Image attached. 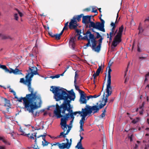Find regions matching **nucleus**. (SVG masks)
Instances as JSON below:
<instances>
[{"mask_svg":"<svg viewBox=\"0 0 149 149\" xmlns=\"http://www.w3.org/2000/svg\"><path fill=\"white\" fill-rule=\"evenodd\" d=\"M50 90L54 94V98L56 101L64 100L60 106L57 103L56 105V109L54 113L57 118L63 117V115L65 114L66 111L69 113L73 112L70 104L71 101H74L75 97V94L73 89L68 91L63 88L52 86Z\"/></svg>","mask_w":149,"mask_h":149,"instance_id":"f257e3e1","label":"nucleus"},{"mask_svg":"<svg viewBox=\"0 0 149 149\" xmlns=\"http://www.w3.org/2000/svg\"><path fill=\"white\" fill-rule=\"evenodd\" d=\"M15 98L17 99L19 102H22L23 100L24 109L29 112L33 113V110L40 108L42 103L41 96L37 91L31 92L30 94H26L24 97L18 98L15 96Z\"/></svg>","mask_w":149,"mask_h":149,"instance_id":"f03ea898","label":"nucleus"},{"mask_svg":"<svg viewBox=\"0 0 149 149\" xmlns=\"http://www.w3.org/2000/svg\"><path fill=\"white\" fill-rule=\"evenodd\" d=\"M26 80L24 78H21L20 79V82L24 84L27 85L28 90L30 92H34V89L31 87V81L32 78L29 76V74H26L25 76Z\"/></svg>","mask_w":149,"mask_h":149,"instance_id":"7ed1b4c3","label":"nucleus"},{"mask_svg":"<svg viewBox=\"0 0 149 149\" xmlns=\"http://www.w3.org/2000/svg\"><path fill=\"white\" fill-rule=\"evenodd\" d=\"M83 15V14L80 15L74 16L72 19L69 23V28L70 29H75L78 26L77 24V21L79 22L81 21V18Z\"/></svg>","mask_w":149,"mask_h":149,"instance_id":"20e7f679","label":"nucleus"},{"mask_svg":"<svg viewBox=\"0 0 149 149\" xmlns=\"http://www.w3.org/2000/svg\"><path fill=\"white\" fill-rule=\"evenodd\" d=\"M0 68L4 70L6 72H8L10 74L13 73L15 75L22 74V73L21 72L22 70H20L17 68L15 70H13L12 68H10V70H9L7 68L6 65H1L0 64Z\"/></svg>","mask_w":149,"mask_h":149,"instance_id":"39448f33","label":"nucleus"},{"mask_svg":"<svg viewBox=\"0 0 149 149\" xmlns=\"http://www.w3.org/2000/svg\"><path fill=\"white\" fill-rule=\"evenodd\" d=\"M98 103H97L96 105H95L93 106H91L87 105H86V107L88 115V116H91V114L93 113V114H94L95 113H98L99 110L98 108Z\"/></svg>","mask_w":149,"mask_h":149,"instance_id":"423d86ee","label":"nucleus"},{"mask_svg":"<svg viewBox=\"0 0 149 149\" xmlns=\"http://www.w3.org/2000/svg\"><path fill=\"white\" fill-rule=\"evenodd\" d=\"M28 72L27 74H29V76L32 78L34 75H38L39 74L38 72V69L35 66L32 67H29L28 70H27Z\"/></svg>","mask_w":149,"mask_h":149,"instance_id":"0eeeda50","label":"nucleus"},{"mask_svg":"<svg viewBox=\"0 0 149 149\" xmlns=\"http://www.w3.org/2000/svg\"><path fill=\"white\" fill-rule=\"evenodd\" d=\"M122 35L117 34L112 44V48L114 49L122 41Z\"/></svg>","mask_w":149,"mask_h":149,"instance_id":"6e6552de","label":"nucleus"},{"mask_svg":"<svg viewBox=\"0 0 149 149\" xmlns=\"http://www.w3.org/2000/svg\"><path fill=\"white\" fill-rule=\"evenodd\" d=\"M111 81L107 80V84L106 89V92L107 93V96L110 95L112 93V87L111 86Z\"/></svg>","mask_w":149,"mask_h":149,"instance_id":"1a4fd4ad","label":"nucleus"},{"mask_svg":"<svg viewBox=\"0 0 149 149\" xmlns=\"http://www.w3.org/2000/svg\"><path fill=\"white\" fill-rule=\"evenodd\" d=\"M20 131L22 133V134H20L21 135H22L25 136H26L28 137H29L31 139H34V137L35 136L36 137L35 140V143L36 144V135L37 134V132H34L32 134V135L31 136H30V134L29 133L28 134H25V132L23 131L22 129L20 130Z\"/></svg>","mask_w":149,"mask_h":149,"instance_id":"9d476101","label":"nucleus"},{"mask_svg":"<svg viewBox=\"0 0 149 149\" xmlns=\"http://www.w3.org/2000/svg\"><path fill=\"white\" fill-rule=\"evenodd\" d=\"M91 17L93 16L92 15L83 16L82 22L85 25L88 24L90 22Z\"/></svg>","mask_w":149,"mask_h":149,"instance_id":"9b49d317","label":"nucleus"},{"mask_svg":"<svg viewBox=\"0 0 149 149\" xmlns=\"http://www.w3.org/2000/svg\"><path fill=\"white\" fill-rule=\"evenodd\" d=\"M61 120L60 125L61 126L63 130H64V131H66L67 129V126L66 120H68L63 118H61Z\"/></svg>","mask_w":149,"mask_h":149,"instance_id":"f8f14e48","label":"nucleus"},{"mask_svg":"<svg viewBox=\"0 0 149 149\" xmlns=\"http://www.w3.org/2000/svg\"><path fill=\"white\" fill-rule=\"evenodd\" d=\"M96 38H95L91 40L92 43L91 48L93 50L97 53H99V50L97 49L96 48L97 41Z\"/></svg>","mask_w":149,"mask_h":149,"instance_id":"ddd939ff","label":"nucleus"},{"mask_svg":"<svg viewBox=\"0 0 149 149\" xmlns=\"http://www.w3.org/2000/svg\"><path fill=\"white\" fill-rule=\"evenodd\" d=\"M80 97L79 101L81 104H86L87 103V100L86 99V97L85 96V94L84 92L80 93Z\"/></svg>","mask_w":149,"mask_h":149,"instance_id":"4468645a","label":"nucleus"},{"mask_svg":"<svg viewBox=\"0 0 149 149\" xmlns=\"http://www.w3.org/2000/svg\"><path fill=\"white\" fill-rule=\"evenodd\" d=\"M102 69V66H99V68L97 70L96 73H94L93 74V81H94V83H95V79L96 78V77L99 75Z\"/></svg>","mask_w":149,"mask_h":149,"instance_id":"2eb2a0df","label":"nucleus"},{"mask_svg":"<svg viewBox=\"0 0 149 149\" xmlns=\"http://www.w3.org/2000/svg\"><path fill=\"white\" fill-rule=\"evenodd\" d=\"M81 39L87 40L88 41V43L87 44H86V47L84 48L85 49H86L87 47L89 46L91 47L92 45L91 44L90 40V39L88 38L87 35H86L84 36L81 38Z\"/></svg>","mask_w":149,"mask_h":149,"instance_id":"dca6fc26","label":"nucleus"},{"mask_svg":"<svg viewBox=\"0 0 149 149\" xmlns=\"http://www.w3.org/2000/svg\"><path fill=\"white\" fill-rule=\"evenodd\" d=\"M101 23H100L99 22H97L100 28V29L101 30V31L105 32V30L104 28V24L105 23V22L104 20L103 19L101 20Z\"/></svg>","mask_w":149,"mask_h":149,"instance_id":"f3484780","label":"nucleus"},{"mask_svg":"<svg viewBox=\"0 0 149 149\" xmlns=\"http://www.w3.org/2000/svg\"><path fill=\"white\" fill-rule=\"evenodd\" d=\"M5 103L4 105V106L5 107H8L6 109L7 111H9V108H11V104L10 103V101L6 98H4Z\"/></svg>","mask_w":149,"mask_h":149,"instance_id":"a211bd4d","label":"nucleus"},{"mask_svg":"<svg viewBox=\"0 0 149 149\" xmlns=\"http://www.w3.org/2000/svg\"><path fill=\"white\" fill-rule=\"evenodd\" d=\"M100 38V39H99L98 40V45L96 46L97 49L99 50V52L101 50V46L102 42V40L104 39L102 37Z\"/></svg>","mask_w":149,"mask_h":149,"instance_id":"6ab92c4d","label":"nucleus"},{"mask_svg":"<svg viewBox=\"0 0 149 149\" xmlns=\"http://www.w3.org/2000/svg\"><path fill=\"white\" fill-rule=\"evenodd\" d=\"M90 22H91V23L92 27H93V28L95 29L100 31H101L100 28V27L97 22H96V23H95L94 22L92 21H91Z\"/></svg>","mask_w":149,"mask_h":149,"instance_id":"aec40b11","label":"nucleus"},{"mask_svg":"<svg viewBox=\"0 0 149 149\" xmlns=\"http://www.w3.org/2000/svg\"><path fill=\"white\" fill-rule=\"evenodd\" d=\"M83 35H87L89 34L88 36L89 38V39H90V40L91 39V40L95 38V37H94V35L91 33L90 31H89V30H88L86 33H85L83 32Z\"/></svg>","mask_w":149,"mask_h":149,"instance_id":"412c9836","label":"nucleus"},{"mask_svg":"<svg viewBox=\"0 0 149 149\" xmlns=\"http://www.w3.org/2000/svg\"><path fill=\"white\" fill-rule=\"evenodd\" d=\"M77 113L81 114V115L82 114V115H84L85 114L86 115H88L87 108L86 107L84 108H82V109L81 111H77Z\"/></svg>","mask_w":149,"mask_h":149,"instance_id":"4be33fe9","label":"nucleus"},{"mask_svg":"<svg viewBox=\"0 0 149 149\" xmlns=\"http://www.w3.org/2000/svg\"><path fill=\"white\" fill-rule=\"evenodd\" d=\"M0 37L2 39H10L11 40L13 39V38H11L10 36L1 33H0Z\"/></svg>","mask_w":149,"mask_h":149,"instance_id":"5701e85b","label":"nucleus"},{"mask_svg":"<svg viewBox=\"0 0 149 149\" xmlns=\"http://www.w3.org/2000/svg\"><path fill=\"white\" fill-rule=\"evenodd\" d=\"M87 115H86L85 114L84 115H82V114L81 115V116H82V118L79 122L80 125H84L85 120V117Z\"/></svg>","mask_w":149,"mask_h":149,"instance_id":"b1692460","label":"nucleus"},{"mask_svg":"<svg viewBox=\"0 0 149 149\" xmlns=\"http://www.w3.org/2000/svg\"><path fill=\"white\" fill-rule=\"evenodd\" d=\"M77 83H76V80L75 79L74 80V85L75 86V89L76 90L78 91L79 93H82L84 91L81 90L80 89H79V87L77 86L76 85Z\"/></svg>","mask_w":149,"mask_h":149,"instance_id":"393cba45","label":"nucleus"},{"mask_svg":"<svg viewBox=\"0 0 149 149\" xmlns=\"http://www.w3.org/2000/svg\"><path fill=\"white\" fill-rule=\"evenodd\" d=\"M112 71V70L110 68V66L109 67L108 71V79L107 80H111V72Z\"/></svg>","mask_w":149,"mask_h":149,"instance_id":"a878e982","label":"nucleus"},{"mask_svg":"<svg viewBox=\"0 0 149 149\" xmlns=\"http://www.w3.org/2000/svg\"><path fill=\"white\" fill-rule=\"evenodd\" d=\"M144 102H143L141 106H140L139 107V108L141 109V110L139 111L140 114L142 115L143 113V111H144L143 107L144 106Z\"/></svg>","mask_w":149,"mask_h":149,"instance_id":"bb28decb","label":"nucleus"},{"mask_svg":"<svg viewBox=\"0 0 149 149\" xmlns=\"http://www.w3.org/2000/svg\"><path fill=\"white\" fill-rule=\"evenodd\" d=\"M74 29L75 30L76 32L77 33V35H79V36L78 38V39H79L80 37L81 38H82V36L80 35L81 33V30H79L78 29H76V28Z\"/></svg>","mask_w":149,"mask_h":149,"instance_id":"cd10ccee","label":"nucleus"},{"mask_svg":"<svg viewBox=\"0 0 149 149\" xmlns=\"http://www.w3.org/2000/svg\"><path fill=\"white\" fill-rule=\"evenodd\" d=\"M124 27L122 25L119 28V31L117 33L118 34L122 35V33Z\"/></svg>","mask_w":149,"mask_h":149,"instance_id":"c85d7f7f","label":"nucleus"},{"mask_svg":"<svg viewBox=\"0 0 149 149\" xmlns=\"http://www.w3.org/2000/svg\"><path fill=\"white\" fill-rule=\"evenodd\" d=\"M65 131H64L63 132H61L60 133V134L58 136L56 137L55 138H61L62 137H63L64 138H65L66 137L65 135V133H64Z\"/></svg>","mask_w":149,"mask_h":149,"instance_id":"c756f323","label":"nucleus"},{"mask_svg":"<svg viewBox=\"0 0 149 149\" xmlns=\"http://www.w3.org/2000/svg\"><path fill=\"white\" fill-rule=\"evenodd\" d=\"M67 141V142L65 143H62V144L64 145H65L64 146H63L65 148H67V149H68V146L69 145V139H67L66 138L65 139Z\"/></svg>","mask_w":149,"mask_h":149,"instance_id":"7c9ffc66","label":"nucleus"},{"mask_svg":"<svg viewBox=\"0 0 149 149\" xmlns=\"http://www.w3.org/2000/svg\"><path fill=\"white\" fill-rule=\"evenodd\" d=\"M54 38H55V39L56 40H59L61 38V36L59 34H54V36H53Z\"/></svg>","mask_w":149,"mask_h":149,"instance_id":"2f4dec72","label":"nucleus"},{"mask_svg":"<svg viewBox=\"0 0 149 149\" xmlns=\"http://www.w3.org/2000/svg\"><path fill=\"white\" fill-rule=\"evenodd\" d=\"M64 115V116L63 115V117L65 118L66 119L68 120V118L70 117V113L68 112V113H65V114Z\"/></svg>","mask_w":149,"mask_h":149,"instance_id":"473e14b6","label":"nucleus"},{"mask_svg":"<svg viewBox=\"0 0 149 149\" xmlns=\"http://www.w3.org/2000/svg\"><path fill=\"white\" fill-rule=\"evenodd\" d=\"M138 29L139 30V34L141 33H142L143 31V29L142 27H141V23L140 24L139 26Z\"/></svg>","mask_w":149,"mask_h":149,"instance_id":"72a5a7b5","label":"nucleus"},{"mask_svg":"<svg viewBox=\"0 0 149 149\" xmlns=\"http://www.w3.org/2000/svg\"><path fill=\"white\" fill-rule=\"evenodd\" d=\"M76 147H77L78 149H79L80 148H81H81H83L82 147L81 143L80 142H79L78 143L77 146H76Z\"/></svg>","mask_w":149,"mask_h":149,"instance_id":"f704fd0d","label":"nucleus"},{"mask_svg":"<svg viewBox=\"0 0 149 149\" xmlns=\"http://www.w3.org/2000/svg\"><path fill=\"white\" fill-rule=\"evenodd\" d=\"M0 140H2L5 144H7L8 143L7 141L4 139V137H0Z\"/></svg>","mask_w":149,"mask_h":149,"instance_id":"c9c22d12","label":"nucleus"},{"mask_svg":"<svg viewBox=\"0 0 149 149\" xmlns=\"http://www.w3.org/2000/svg\"><path fill=\"white\" fill-rule=\"evenodd\" d=\"M45 136L46 135H40V136H38L37 137L36 136V139H37V138H38L41 137H42V139L45 142V141H46L45 139Z\"/></svg>","mask_w":149,"mask_h":149,"instance_id":"e433bc0d","label":"nucleus"},{"mask_svg":"<svg viewBox=\"0 0 149 149\" xmlns=\"http://www.w3.org/2000/svg\"><path fill=\"white\" fill-rule=\"evenodd\" d=\"M65 145L62 144L61 143V144H59V145H58V147L60 148V149H64L65 148H67H67H65L63 146H64Z\"/></svg>","mask_w":149,"mask_h":149,"instance_id":"4c0bfd02","label":"nucleus"},{"mask_svg":"<svg viewBox=\"0 0 149 149\" xmlns=\"http://www.w3.org/2000/svg\"><path fill=\"white\" fill-rule=\"evenodd\" d=\"M95 33L96 34V36L95 37V38L98 39L102 37V36L99 33L96 32Z\"/></svg>","mask_w":149,"mask_h":149,"instance_id":"58836bf2","label":"nucleus"},{"mask_svg":"<svg viewBox=\"0 0 149 149\" xmlns=\"http://www.w3.org/2000/svg\"><path fill=\"white\" fill-rule=\"evenodd\" d=\"M106 105V103H104V104H102V103H101L99 104V106H98V108H99V109L102 108Z\"/></svg>","mask_w":149,"mask_h":149,"instance_id":"ea45409f","label":"nucleus"},{"mask_svg":"<svg viewBox=\"0 0 149 149\" xmlns=\"http://www.w3.org/2000/svg\"><path fill=\"white\" fill-rule=\"evenodd\" d=\"M87 100H88L91 98H96L97 97V95H90L89 96H87Z\"/></svg>","mask_w":149,"mask_h":149,"instance_id":"a19ab883","label":"nucleus"},{"mask_svg":"<svg viewBox=\"0 0 149 149\" xmlns=\"http://www.w3.org/2000/svg\"><path fill=\"white\" fill-rule=\"evenodd\" d=\"M139 119L138 118H137L136 119H134L132 121V122L134 124L136 123L139 121Z\"/></svg>","mask_w":149,"mask_h":149,"instance_id":"79ce46f5","label":"nucleus"},{"mask_svg":"<svg viewBox=\"0 0 149 149\" xmlns=\"http://www.w3.org/2000/svg\"><path fill=\"white\" fill-rule=\"evenodd\" d=\"M42 144L43 146H47L48 145V144H49L50 143L49 142H47L46 141H45L44 143H43V141L42 142Z\"/></svg>","mask_w":149,"mask_h":149,"instance_id":"37998d69","label":"nucleus"},{"mask_svg":"<svg viewBox=\"0 0 149 149\" xmlns=\"http://www.w3.org/2000/svg\"><path fill=\"white\" fill-rule=\"evenodd\" d=\"M149 76V72H148L147 74L145 76V78L144 80V82H146L148 81V77Z\"/></svg>","mask_w":149,"mask_h":149,"instance_id":"c03bdc74","label":"nucleus"},{"mask_svg":"<svg viewBox=\"0 0 149 149\" xmlns=\"http://www.w3.org/2000/svg\"><path fill=\"white\" fill-rule=\"evenodd\" d=\"M14 19L16 20H18V17L17 14H15L14 15Z\"/></svg>","mask_w":149,"mask_h":149,"instance_id":"a18cd8bd","label":"nucleus"},{"mask_svg":"<svg viewBox=\"0 0 149 149\" xmlns=\"http://www.w3.org/2000/svg\"><path fill=\"white\" fill-rule=\"evenodd\" d=\"M92 12L95 13H97V14L98 13L97 10L95 9V8H92Z\"/></svg>","mask_w":149,"mask_h":149,"instance_id":"49530a36","label":"nucleus"},{"mask_svg":"<svg viewBox=\"0 0 149 149\" xmlns=\"http://www.w3.org/2000/svg\"><path fill=\"white\" fill-rule=\"evenodd\" d=\"M71 45L73 49H74L75 46V44L74 42H73L72 43H71Z\"/></svg>","mask_w":149,"mask_h":149,"instance_id":"de8ad7c7","label":"nucleus"},{"mask_svg":"<svg viewBox=\"0 0 149 149\" xmlns=\"http://www.w3.org/2000/svg\"><path fill=\"white\" fill-rule=\"evenodd\" d=\"M133 136V134H132L130 136H128V138L130 139V141H132L133 140L132 137Z\"/></svg>","mask_w":149,"mask_h":149,"instance_id":"09e8293b","label":"nucleus"},{"mask_svg":"<svg viewBox=\"0 0 149 149\" xmlns=\"http://www.w3.org/2000/svg\"><path fill=\"white\" fill-rule=\"evenodd\" d=\"M70 142L69 143V145L68 146V149H69V148L70 147V146H71V144H72V139H70Z\"/></svg>","mask_w":149,"mask_h":149,"instance_id":"8fccbe9b","label":"nucleus"},{"mask_svg":"<svg viewBox=\"0 0 149 149\" xmlns=\"http://www.w3.org/2000/svg\"><path fill=\"white\" fill-rule=\"evenodd\" d=\"M116 31L115 32V33H114V32H110V33H109V36H113V34H114V35H115V34H116V31Z\"/></svg>","mask_w":149,"mask_h":149,"instance_id":"3c124183","label":"nucleus"},{"mask_svg":"<svg viewBox=\"0 0 149 149\" xmlns=\"http://www.w3.org/2000/svg\"><path fill=\"white\" fill-rule=\"evenodd\" d=\"M34 110H33V113L32 112H31V113L32 114H33L34 115V116H37V113H39V112H38L37 111H36L35 112V113H34Z\"/></svg>","mask_w":149,"mask_h":149,"instance_id":"603ef678","label":"nucleus"},{"mask_svg":"<svg viewBox=\"0 0 149 149\" xmlns=\"http://www.w3.org/2000/svg\"><path fill=\"white\" fill-rule=\"evenodd\" d=\"M70 117L71 118H72L73 120H74V115L72 113H70Z\"/></svg>","mask_w":149,"mask_h":149,"instance_id":"864d4df0","label":"nucleus"},{"mask_svg":"<svg viewBox=\"0 0 149 149\" xmlns=\"http://www.w3.org/2000/svg\"><path fill=\"white\" fill-rule=\"evenodd\" d=\"M48 34L52 38H54V37H53V36H54V34H53L52 32H48Z\"/></svg>","mask_w":149,"mask_h":149,"instance_id":"5fc2aeb1","label":"nucleus"},{"mask_svg":"<svg viewBox=\"0 0 149 149\" xmlns=\"http://www.w3.org/2000/svg\"><path fill=\"white\" fill-rule=\"evenodd\" d=\"M111 26L113 27H116V25L115 23H114L113 22H111Z\"/></svg>","mask_w":149,"mask_h":149,"instance_id":"6e6d98bb","label":"nucleus"},{"mask_svg":"<svg viewBox=\"0 0 149 149\" xmlns=\"http://www.w3.org/2000/svg\"><path fill=\"white\" fill-rule=\"evenodd\" d=\"M77 71L75 72V77H74V80L75 79H76V81H77V77H78V75L77 73Z\"/></svg>","mask_w":149,"mask_h":149,"instance_id":"4d7b16f0","label":"nucleus"},{"mask_svg":"<svg viewBox=\"0 0 149 149\" xmlns=\"http://www.w3.org/2000/svg\"><path fill=\"white\" fill-rule=\"evenodd\" d=\"M105 116V113H102L101 115L100 116V118H103Z\"/></svg>","mask_w":149,"mask_h":149,"instance_id":"13d9d810","label":"nucleus"},{"mask_svg":"<svg viewBox=\"0 0 149 149\" xmlns=\"http://www.w3.org/2000/svg\"><path fill=\"white\" fill-rule=\"evenodd\" d=\"M109 96H107V95H106L105 99H104V102L105 103L107 102L108 101V98Z\"/></svg>","mask_w":149,"mask_h":149,"instance_id":"bf43d9fd","label":"nucleus"},{"mask_svg":"<svg viewBox=\"0 0 149 149\" xmlns=\"http://www.w3.org/2000/svg\"><path fill=\"white\" fill-rule=\"evenodd\" d=\"M114 100V98L113 97H112L111 99L109 100V103H110L112 102Z\"/></svg>","mask_w":149,"mask_h":149,"instance_id":"052dcab7","label":"nucleus"},{"mask_svg":"<svg viewBox=\"0 0 149 149\" xmlns=\"http://www.w3.org/2000/svg\"><path fill=\"white\" fill-rule=\"evenodd\" d=\"M84 126V125H80V131H84V129L83 128V127Z\"/></svg>","mask_w":149,"mask_h":149,"instance_id":"680f3d73","label":"nucleus"},{"mask_svg":"<svg viewBox=\"0 0 149 149\" xmlns=\"http://www.w3.org/2000/svg\"><path fill=\"white\" fill-rule=\"evenodd\" d=\"M59 144H61V143H59L58 142H56V143H54L53 145H52V144H51V145H52V146H54V145L56 146V145H57L58 146V145H59Z\"/></svg>","mask_w":149,"mask_h":149,"instance_id":"e2e57ef3","label":"nucleus"},{"mask_svg":"<svg viewBox=\"0 0 149 149\" xmlns=\"http://www.w3.org/2000/svg\"><path fill=\"white\" fill-rule=\"evenodd\" d=\"M70 130V129L69 128L67 130L66 133H65V135L66 136V135H67L68 134V133H69V132Z\"/></svg>","mask_w":149,"mask_h":149,"instance_id":"0e129e2a","label":"nucleus"},{"mask_svg":"<svg viewBox=\"0 0 149 149\" xmlns=\"http://www.w3.org/2000/svg\"><path fill=\"white\" fill-rule=\"evenodd\" d=\"M11 135V136L13 137V138L14 139H15V136H14V133H12L10 134Z\"/></svg>","mask_w":149,"mask_h":149,"instance_id":"69168bd1","label":"nucleus"},{"mask_svg":"<svg viewBox=\"0 0 149 149\" xmlns=\"http://www.w3.org/2000/svg\"><path fill=\"white\" fill-rule=\"evenodd\" d=\"M0 149H6L5 146H0Z\"/></svg>","mask_w":149,"mask_h":149,"instance_id":"338daca9","label":"nucleus"},{"mask_svg":"<svg viewBox=\"0 0 149 149\" xmlns=\"http://www.w3.org/2000/svg\"><path fill=\"white\" fill-rule=\"evenodd\" d=\"M84 11H89L90 10V9L89 8H86L84 10Z\"/></svg>","mask_w":149,"mask_h":149,"instance_id":"774afa93","label":"nucleus"}]
</instances>
